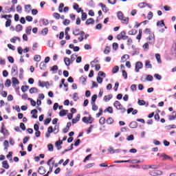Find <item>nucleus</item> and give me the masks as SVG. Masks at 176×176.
<instances>
[{
  "label": "nucleus",
  "instance_id": "3c124183",
  "mask_svg": "<svg viewBox=\"0 0 176 176\" xmlns=\"http://www.w3.org/2000/svg\"><path fill=\"white\" fill-rule=\"evenodd\" d=\"M16 12L18 13H21L23 12V7L19 5L16 6Z\"/></svg>",
  "mask_w": 176,
  "mask_h": 176
},
{
  "label": "nucleus",
  "instance_id": "5701e85b",
  "mask_svg": "<svg viewBox=\"0 0 176 176\" xmlns=\"http://www.w3.org/2000/svg\"><path fill=\"white\" fill-rule=\"evenodd\" d=\"M146 168H153L154 170H156L157 168H159L160 166L159 165H148V166H145Z\"/></svg>",
  "mask_w": 176,
  "mask_h": 176
},
{
  "label": "nucleus",
  "instance_id": "f8f14e48",
  "mask_svg": "<svg viewBox=\"0 0 176 176\" xmlns=\"http://www.w3.org/2000/svg\"><path fill=\"white\" fill-rule=\"evenodd\" d=\"M100 6H101L102 8V12H104V13H107L109 10L108 9V8L107 7V6H105L104 4H103L102 3H100L99 4Z\"/></svg>",
  "mask_w": 176,
  "mask_h": 176
},
{
  "label": "nucleus",
  "instance_id": "4c0bfd02",
  "mask_svg": "<svg viewBox=\"0 0 176 176\" xmlns=\"http://www.w3.org/2000/svg\"><path fill=\"white\" fill-rule=\"evenodd\" d=\"M32 30V27L28 26L26 28L25 32L28 35H31V31Z\"/></svg>",
  "mask_w": 176,
  "mask_h": 176
},
{
  "label": "nucleus",
  "instance_id": "a19ab883",
  "mask_svg": "<svg viewBox=\"0 0 176 176\" xmlns=\"http://www.w3.org/2000/svg\"><path fill=\"white\" fill-rule=\"evenodd\" d=\"M41 55H35L34 56V61H36V63H39V61H41Z\"/></svg>",
  "mask_w": 176,
  "mask_h": 176
},
{
  "label": "nucleus",
  "instance_id": "4d7b16f0",
  "mask_svg": "<svg viewBox=\"0 0 176 176\" xmlns=\"http://www.w3.org/2000/svg\"><path fill=\"white\" fill-rule=\"evenodd\" d=\"M146 80H148V82H152V80H153V76H152V75H147Z\"/></svg>",
  "mask_w": 176,
  "mask_h": 176
},
{
  "label": "nucleus",
  "instance_id": "2eb2a0df",
  "mask_svg": "<svg viewBox=\"0 0 176 176\" xmlns=\"http://www.w3.org/2000/svg\"><path fill=\"white\" fill-rule=\"evenodd\" d=\"M130 58V56L128 54H124L121 57V63H124L126 61V60H129Z\"/></svg>",
  "mask_w": 176,
  "mask_h": 176
},
{
  "label": "nucleus",
  "instance_id": "72a5a7b5",
  "mask_svg": "<svg viewBox=\"0 0 176 176\" xmlns=\"http://www.w3.org/2000/svg\"><path fill=\"white\" fill-rule=\"evenodd\" d=\"M82 12V15H81V20H82V21H85V20H86V19H87V14L86 12Z\"/></svg>",
  "mask_w": 176,
  "mask_h": 176
},
{
  "label": "nucleus",
  "instance_id": "aec40b11",
  "mask_svg": "<svg viewBox=\"0 0 176 176\" xmlns=\"http://www.w3.org/2000/svg\"><path fill=\"white\" fill-rule=\"evenodd\" d=\"M72 34L75 35V36H78L80 34V30L79 29H73Z\"/></svg>",
  "mask_w": 176,
  "mask_h": 176
},
{
  "label": "nucleus",
  "instance_id": "9d476101",
  "mask_svg": "<svg viewBox=\"0 0 176 176\" xmlns=\"http://www.w3.org/2000/svg\"><path fill=\"white\" fill-rule=\"evenodd\" d=\"M63 60L67 67H69V65L72 64V62L71 61V59H69V58L65 57Z\"/></svg>",
  "mask_w": 176,
  "mask_h": 176
},
{
  "label": "nucleus",
  "instance_id": "1a4fd4ad",
  "mask_svg": "<svg viewBox=\"0 0 176 176\" xmlns=\"http://www.w3.org/2000/svg\"><path fill=\"white\" fill-rule=\"evenodd\" d=\"M124 35H126V32L122 31L117 35L116 38L118 41H120L124 37Z\"/></svg>",
  "mask_w": 176,
  "mask_h": 176
},
{
  "label": "nucleus",
  "instance_id": "69168bd1",
  "mask_svg": "<svg viewBox=\"0 0 176 176\" xmlns=\"http://www.w3.org/2000/svg\"><path fill=\"white\" fill-rule=\"evenodd\" d=\"M47 148H48V151H50V152H53V151H54L53 144H48Z\"/></svg>",
  "mask_w": 176,
  "mask_h": 176
},
{
  "label": "nucleus",
  "instance_id": "bb28decb",
  "mask_svg": "<svg viewBox=\"0 0 176 176\" xmlns=\"http://www.w3.org/2000/svg\"><path fill=\"white\" fill-rule=\"evenodd\" d=\"M30 94H34V93H38V89L36 87H32L29 90Z\"/></svg>",
  "mask_w": 176,
  "mask_h": 176
},
{
  "label": "nucleus",
  "instance_id": "de8ad7c7",
  "mask_svg": "<svg viewBox=\"0 0 176 176\" xmlns=\"http://www.w3.org/2000/svg\"><path fill=\"white\" fill-rule=\"evenodd\" d=\"M155 58H156L157 63H159L160 64V63H162V59L160 58V54H156Z\"/></svg>",
  "mask_w": 176,
  "mask_h": 176
},
{
  "label": "nucleus",
  "instance_id": "e433bc0d",
  "mask_svg": "<svg viewBox=\"0 0 176 176\" xmlns=\"http://www.w3.org/2000/svg\"><path fill=\"white\" fill-rule=\"evenodd\" d=\"M94 166H96L95 163L88 164L85 166V168L86 169L91 168L92 167H94Z\"/></svg>",
  "mask_w": 176,
  "mask_h": 176
},
{
  "label": "nucleus",
  "instance_id": "f257e3e1",
  "mask_svg": "<svg viewBox=\"0 0 176 176\" xmlns=\"http://www.w3.org/2000/svg\"><path fill=\"white\" fill-rule=\"evenodd\" d=\"M162 174H163V171L162 170H150L149 172V175H152V176H159V175H162Z\"/></svg>",
  "mask_w": 176,
  "mask_h": 176
},
{
  "label": "nucleus",
  "instance_id": "5fc2aeb1",
  "mask_svg": "<svg viewBox=\"0 0 176 176\" xmlns=\"http://www.w3.org/2000/svg\"><path fill=\"white\" fill-rule=\"evenodd\" d=\"M138 104L140 106L145 105L146 104V102L144 100H139L138 102Z\"/></svg>",
  "mask_w": 176,
  "mask_h": 176
},
{
  "label": "nucleus",
  "instance_id": "9b49d317",
  "mask_svg": "<svg viewBox=\"0 0 176 176\" xmlns=\"http://www.w3.org/2000/svg\"><path fill=\"white\" fill-rule=\"evenodd\" d=\"M61 145H63V141L61 140H58L55 143V146H56L58 151H60V149H61Z\"/></svg>",
  "mask_w": 176,
  "mask_h": 176
},
{
  "label": "nucleus",
  "instance_id": "473e14b6",
  "mask_svg": "<svg viewBox=\"0 0 176 176\" xmlns=\"http://www.w3.org/2000/svg\"><path fill=\"white\" fill-rule=\"evenodd\" d=\"M104 112H109V113H113V109L111 107H108L104 109Z\"/></svg>",
  "mask_w": 176,
  "mask_h": 176
},
{
  "label": "nucleus",
  "instance_id": "2f4dec72",
  "mask_svg": "<svg viewBox=\"0 0 176 176\" xmlns=\"http://www.w3.org/2000/svg\"><path fill=\"white\" fill-rule=\"evenodd\" d=\"M162 160H173V158L166 154L162 155Z\"/></svg>",
  "mask_w": 176,
  "mask_h": 176
},
{
  "label": "nucleus",
  "instance_id": "412c9836",
  "mask_svg": "<svg viewBox=\"0 0 176 176\" xmlns=\"http://www.w3.org/2000/svg\"><path fill=\"white\" fill-rule=\"evenodd\" d=\"M32 8V7H31V5H30V4L25 6V12L26 13H30V12H31Z\"/></svg>",
  "mask_w": 176,
  "mask_h": 176
},
{
  "label": "nucleus",
  "instance_id": "f03ea898",
  "mask_svg": "<svg viewBox=\"0 0 176 176\" xmlns=\"http://www.w3.org/2000/svg\"><path fill=\"white\" fill-rule=\"evenodd\" d=\"M142 67H143L142 63L141 62L136 63L135 68V72H140V70L142 68Z\"/></svg>",
  "mask_w": 176,
  "mask_h": 176
},
{
  "label": "nucleus",
  "instance_id": "c756f323",
  "mask_svg": "<svg viewBox=\"0 0 176 176\" xmlns=\"http://www.w3.org/2000/svg\"><path fill=\"white\" fill-rule=\"evenodd\" d=\"M117 16H118V20H121L122 19H123L124 15L123 14V12H122L121 11H119L117 13Z\"/></svg>",
  "mask_w": 176,
  "mask_h": 176
},
{
  "label": "nucleus",
  "instance_id": "052dcab7",
  "mask_svg": "<svg viewBox=\"0 0 176 176\" xmlns=\"http://www.w3.org/2000/svg\"><path fill=\"white\" fill-rule=\"evenodd\" d=\"M113 50H118V49H119V44H118V43H113Z\"/></svg>",
  "mask_w": 176,
  "mask_h": 176
},
{
  "label": "nucleus",
  "instance_id": "c9c22d12",
  "mask_svg": "<svg viewBox=\"0 0 176 176\" xmlns=\"http://www.w3.org/2000/svg\"><path fill=\"white\" fill-rule=\"evenodd\" d=\"M16 32H20V31H23V25L19 24L16 26Z\"/></svg>",
  "mask_w": 176,
  "mask_h": 176
},
{
  "label": "nucleus",
  "instance_id": "6e6d98bb",
  "mask_svg": "<svg viewBox=\"0 0 176 176\" xmlns=\"http://www.w3.org/2000/svg\"><path fill=\"white\" fill-rule=\"evenodd\" d=\"M11 24H12V20L8 19L6 22V27H7V28L10 27Z\"/></svg>",
  "mask_w": 176,
  "mask_h": 176
},
{
  "label": "nucleus",
  "instance_id": "6e6552de",
  "mask_svg": "<svg viewBox=\"0 0 176 176\" xmlns=\"http://www.w3.org/2000/svg\"><path fill=\"white\" fill-rule=\"evenodd\" d=\"M38 173L41 174V175H43L46 173V169L43 166H40Z\"/></svg>",
  "mask_w": 176,
  "mask_h": 176
},
{
  "label": "nucleus",
  "instance_id": "bf43d9fd",
  "mask_svg": "<svg viewBox=\"0 0 176 176\" xmlns=\"http://www.w3.org/2000/svg\"><path fill=\"white\" fill-rule=\"evenodd\" d=\"M91 159V154L88 155L83 160V163H86V162L90 160Z\"/></svg>",
  "mask_w": 176,
  "mask_h": 176
},
{
  "label": "nucleus",
  "instance_id": "cd10ccee",
  "mask_svg": "<svg viewBox=\"0 0 176 176\" xmlns=\"http://www.w3.org/2000/svg\"><path fill=\"white\" fill-rule=\"evenodd\" d=\"M40 69L42 71H45V69H46V63H45V62H41L40 63Z\"/></svg>",
  "mask_w": 176,
  "mask_h": 176
},
{
  "label": "nucleus",
  "instance_id": "c85d7f7f",
  "mask_svg": "<svg viewBox=\"0 0 176 176\" xmlns=\"http://www.w3.org/2000/svg\"><path fill=\"white\" fill-rule=\"evenodd\" d=\"M118 72H119V66L118 65L114 66L111 70L112 74H116Z\"/></svg>",
  "mask_w": 176,
  "mask_h": 176
},
{
  "label": "nucleus",
  "instance_id": "a18cd8bd",
  "mask_svg": "<svg viewBox=\"0 0 176 176\" xmlns=\"http://www.w3.org/2000/svg\"><path fill=\"white\" fill-rule=\"evenodd\" d=\"M63 8H64V3H60L58 7V12L59 13H63Z\"/></svg>",
  "mask_w": 176,
  "mask_h": 176
},
{
  "label": "nucleus",
  "instance_id": "39448f33",
  "mask_svg": "<svg viewBox=\"0 0 176 176\" xmlns=\"http://www.w3.org/2000/svg\"><path fill=\"white\" fill-rule=\"evenodd\" d=\"M130 129H137L138 127V122L133 121L129 124Z\"/></svg>",
  "mask_w": 176,
  "mask_h": 176
},
{
  "label": "nucleus",
  "instance_id": "ea45409f",
  "mask_svg": "<svg viewBox=\"0 0 176 176\" xmlns=\"http://www.w3.org/2000/svg\"><path fill=\"white\" fill-rule=\"evenodd\" d=\"M3 168H6L8 170L9 168V164H8V161H3L2 162Z\"/></svg>",
  "mask_w": 176,
  "mask_h": 176
},
{
  "label": "nucleus",
  "instance_id": "8fccbe9b",
  "mask_svg": "<svg viewBox=\"0 0 176 176\" xmlns=\"http://www.w3.org/2000/svg\"><path fill=\"white\" fill-rule=\"evenodd\" d=\"M53 16L54 17V19H56V20H60V14L57 13V12H54L53 14Z\"/></svg>",
  "mask_w": 176,
  "mask_h": 176
},
{
  "label": "nucleus",
  "instance_id": "20e7f679",
  "mask_svg": "<svg viewBox=\"0 0 176 176\" xmlns=\"http://www.w3.org/2000/svg\"><path fill=\"white\" fill-rule=\"evenodd\" d=\"M148 41H149L150 43H155V34L151 33L149 34V36L147 38Z\"/></svg>",
  "mask_w": 176,
  "mask_h": 176
},
{
  "label": "nucleus",
  "instance_id": "7ed1b4c3",
  "mask_svg": "<svg viewBox=\"0 0 176 176\" xmlns=\"http://www.w3.org/2000/svg\"><path fill=\"white\" fill-rule=\"evenodd\" d=\"M11 74L14 75H17L19 74V69L17 68V65H14L11 69Z\"/></svg>",
  "mask_w": 176,
  "mask_h": 176
},
{
  "label": "nucleus",
  "instance_id": "49530a36",
  "mask_svg": "<svg viewBox=\"0 0 176 176\" xmlns=\"http://www.w3.org/2000/svg\"><path fill=\"white\" fill-rule=\"evenodd\" d=\"M3 87H5L3 85V80L0 79V93L3 90Z\"/></svg>",
  "mask_w": 176,
  "mask_h": 176
},
{
  "label": "nucleus",
  "instance_id": "393cba45",
  "mask_svg": "<svg viewBox=\"0 0 176 176\" xmlns=\"http://www.w3.org/2000/svg\"><path fill=\"white\" fill-rule=\"evenodd\" d=\"M145 68L152 69V64H151V61H145Z\"/></svg>",
  "mask_w": 176,
  "mask_h": 176
},
{
  "label": "nucleus",
  "instance_id": "37998d69",
  "mask_svg": "<svg viewBox=\"0 0 176 176\" xmlns=\"http://www.w3.org/2000/svg\"><path fill=\"white\" fill-rule=\"evenodd\" d=\"M110 52H111V48L107 46L104 50V54H109Z\"/></svg>",
  "mask_w": 176,
  "mask_h": 176
},
{
  "label": "nucleus",
  "instance_id": "a211bd4d",
  "mask_svg": "<svg viewBox=\"0 0 176 176\" xmlns=\"http://www.w3.org/2000/svg\"><path fill=\"white\" fill-rule=\"evenodd\" d=\"M85 24L87 25H90V24H94V19L93 18H89L88 19L86 22H85Z\"/></svg>",
  "mask_w": 176,
  "mask_h": 176
},
{
  "label": "nucleus",
  "instance_id": "ddd939ff",
  "mask_svg": "<svg viewBox=\"0 0 176 176\" xmlns=\"http://www.w3.org/2000/svg\"><path fill=\"white\" fill-rule=\"evenodd\" d=\"M79 120H80V114H77L76 118L72 119V122L73 124H75V123H78Z\"/></svg>",
  "mask_w": 176,
  "mask_h": 176
},
{
  "label": "nucleus",
  "instance_id": "a878e982",
  "mask_svg": "<svg viewBox=\"0 0 176 176\" xmlns=\"http://www.w3.org/2000/svg\"><path fill=\"white\" fill-rule=\"evenodd\" d=\"M20 82H19V80L16 78L15 77L12 78V85L14 86H16V85H19Z\"/></svg>",
  "mask_w": 176,
  "mask_h": 176
},
{
  "label": "nucleus",
  "instance_id": "423d86ee",
  "mask_svg": "<svg viewBox=\"0 0 176 176\" xmlns=\"http://www.w3.org/2000/svg\"><path fill=\"white\" fill-rule=\"evenodd\" d=\"M74 9L76 10L77 13H80V12H83V10L79 8V5H78V3H74Z\"/></svg>",
  "mask_w": 176,
  "mask_h": 176
},
{
  "label": "nucleus",
  "instance_id": "79ce46f5",
  "mask_svg": "<svg viewBox=\"0 0 176 176\" xmlns=\"http://www.w3.org/2000/svg\"><path fill=\"white\" fill-rule=\"evenodd\" d=\"M175 118H176V111L173 112L172 116H169V120H174V119H175Z\"/></svg>",
  "mask_w": 176,
  "mask_h": 176
},
{
  "label": "nucleus",
  "instance_id": "0e129e2a",
  "mask_svg": "<svg viewBox=\"0 0 176 176\" xmlns=\"http://www.w3.org/2000/svg\"><path fill=\"white\" fill-rule=\"evenodd\" d=\"M97 100V94H94L92 97H91V103H96V101Z\"/></svg>",
  "mask_w": 176,
  "mask_h": 176
},
{
  "label": "nucleus",
  "instance_id": "c03bdc74",
  "mask_svg": "<svg viewBox=\"0 0 176 176\" xmlns=\"http://www.w3.org/2000/svg\"><path fill=\"white\" fill-rule=\"evenodd\" d=\"M28 89H30V87L28 85H25L21 87V91H23V93H25V91H27Z\"/></svg>",
  "mask_w": 176,
  "mask_h": 176
},
{
  "label": "nucleus",
  "instance_id": "7c9ffc66",
  "mask_svg": "<svg viewBox=\"0 0 176 176\" xmlns=\"http://www.w3.org/2000/svg\"><path fill=\"white\" fill-rule=\"evenodd\" d=\"M67 112H68V110L63 109L59 112V116H65Z\"/></svg>",
  "mask_w": 176,
  "mask_h": 176
},
{
  "label": "nucleus",
  "instance_id": "864d4df0",
  "mask_svg": "<svg viewBox=\"0 0 176 176\" xmlns=\"http://www.w3.org/2000/svg\"><path fill=\"white\" fill-rule=\"evenodd\" d=\"M100 124H105V118L101 117L99 120Z\"/></svg>",
  "mask_w": 176,
  "mask_h": 176
},
{
  "label": "nucleus",
  "instance_id": "4468645a",
  "mask_svg": "<svg viewBox=\"0 0 176 176\" xmlns=\"http://www.w3.org/2000/svg\"><path fill=\"white\" fill-rule=\"evenodd\" d=\"M113 105L116 108V109H120V108H122V105L120 103V102H119L118 100L115 101Z\"/></svg>",
  "mask_w": 176,
  "mask_h": 176
},
{
  "label": "nucleus",
  "instance_id": "603ef678",
  "mask_svg": "<svg viewBox=\"0 0 176 176\" xmlns=\"http://www.w3.org/2000/svg\"><path fill=\"white\" fill-rule=\"evenodd\" d=\"M129 35H135L137 34V30L135 29H133L128 32Z\"/></svg>",
  "mask_w": 176,
  "mask_h": 176
},
{
  "label": "nucleus",
  "instance_id": "0eeeda50",
  "mask_svg": "<svg viewBox=\"0 0 176 176\" xmlns=\"http://www.w3.org/2000/svg\"><path fill=\"white\" fill-rule=\"evenodd\" d=\"M31 113H32V118H33V119H37L38 118V110H36V109H33V110H32L31 111Z\"/></svg>",
  "mask_w": 176,
  "mask_h": 176
},
{
  "label": "nucleus",
  "instance_id": "b1692460",
  "mask_svg": "<svg viewBox=\"0 0 176 176\" xmlns=\"http://www.w3.org/2000/svg\"><path fill=\"white\" fill-rule=\"evenodd\" d=\"M115 120H113V118H112V117H109L107 120V124H113Z\"/></svg>",
  "mask_w": 176,
  "mask_h": 176
},
{
  "label": "nucleus",
  "instance_id": "13d9d810",
  "mask_svg": "<svg viewBox=\"0 0 176 176\" xmlns=\"http://www.w3.org/2000/svg\"><path fill=\"white\" fill-rule=\"evenodd\" d=\"M17 39L20 41V38L14 36L10 39V42L12 43H16V41H17Z\"/></svg>",
  "mask_w": 176,
  "mask_h": 176
},
{
  "label": "nucleus",
  "instance_id": "4be33fe9",
  "mask_svg": "<svg viewBox=\"0 0 176 176\" xmlns=\"http://www.w3.org/2000/svg\"><path fill=\"white\" fill-rule=\"evenodd\" d=\"M157 25L159 27V25L160 27H164L165 28H167V27H166V24H164V20H161L160 21L157 22Z\"/></svg>",
  "mask_w": 176,
  "mask_h": 176
},
{
  "label": "nucleus",
  "instance_id": "f704fd0d",
  "mask_svg": "<svg viewBox=\"0 0 176 176\" xmlns=\"http://www.w3.org/2000/svg\"><path fill=\"white\" fill-rule=\"evenodd\" d=\"M11 85H12V81L10 80V79H7L5 82L6 87H10Z\"/></svg>",
  "mask_w": 176,
  "mask_h": 176
},
{
  "label": "nucleus",
  "instance_id": "338daca9",
  "mask_svg": "<svg viewBox=\"0 0 176 176\" xmlns=\"http://www.w3.org/2000/svg\"><path fill=\"white\" fill-rule=\"evenodd\" d=\"M91 105L93 111H97V109H98V106H97L96 103H91Z\"/></svg>",
  "mask_w": 176,
  "mask_h": 176
},
{
  "label": "nucleus",
  "instance_id": "dca6fc26",
  "mask_svg": "<svg viewBox=\"0 0 176 176\" xmlns=\"http://www.w3.org/2000/svg\"><path fill=\"white\" fill-rule=\"evenodd\" d=\"M108 151H109V153H119V152H120V149L114 150L113 147H109Z\"/></svg>",
  "mask_w": 176,
  "mask_h": 176
},
{
  "label": "nucleus",
  "instance_id": "e2e57ef3",
  "mask_svg": "<svg viewBox=\"0 0 176 176\" xmlns=\"http://www.w3.org/2000/svg\"><path fill=\"white\" fill-rule=\"evenodd\" d=\"M58 66L57 65H54L52 67L50 68V71L52 72H54V71H58Z\"/></svg>",
  "mask_w": 176,
  "mask_h": 176
},
{
  "label": "nucleus",
  "instance_id": "58836bf2",
  "mask_svg": "<svg viewBox=\"0 0 176 176\" xmlns=\"http://www.w3.org/2000/svg\"><path fill=\"white\" fill-rule=\"evenodd\" d=\"M80 80L83 85H85V83H86V80H87V76H81L80 78Z\"/></svg>",
  "mask_w": 176,
  "mask_h": 176
},
{
  "label": "nucleus",
  "instance_id": "09e8293b",
  "mask_svg": "<svg viewBox=\"0 0 176 176\" xmlns=\"http://www.w3.org/2000/svg\"><path fill=\"white\" fill-rule=\"evenodd\" d=\"M49 32V29L47 28H44L42 31L41 33L43 35H47V33Z\"/></svg>",
  "mask_w": 176,
  "mask_h": 176
},
{
  "label": "nucleus",
  "instance_id": "f3484780",
  "mask_svg": "<svg viewBox=\"0 0 176 176\" xmlns=\"http://www.w3.org/2000/svg\"><path fill=\"white\" fill-rule=\"evenodd\" d=\"M120 20L122 24H129V17L123 16V18Z\"/></svg>",
  "mask_w": 176,
  "mask_h": 176
},
{
  "label": "nucleus",
  "instance_id": "774afa93",
  "mask_svg": "<svg viewBox=\"0 0 176 176\" xmlns=\"http://www.w3.org/2000/svg\"><path fill=\"white\" fill-rule=\"evenodd\" d=\"M52 122V118H46L44 121V124L47 125Z\"/></svg>",
  "mask_w": 176,
  "mask_h": 176
},
{
  "label": "nucleus",
  "instance_id": "6ab92c4d",
  "mask_svg": "<svg viewBox=\"0 0 176 176\" xmlns=\"http://www.w3.org/2000/svg\"><path fill=\"white\" fill-rule=\"evenodd\" d=\"M103 100L106 102H108V101H109L110 100H112V95L109 94V95L104 96L103 98Z\"/></svg>",
  "mask_w": 176,
  "mask_h": 176
},
{
  "label": "nucleus",
  "instance_id": "680f3d73",
  "mask_svg": "<svg viewBox=\"0 0 176 176\" xmlns=\"http://www.w3.org/2000/svg\"><path fill=\"white\" fill-rule=\"evenodd\" d=\"M144 34H145L146 35H151V34H153V33L151 32V29H149V28H146V29L144 30Z\"/></svg>",
  "mask_w": 176,
  "mask_h": 176
}]
</instances>
